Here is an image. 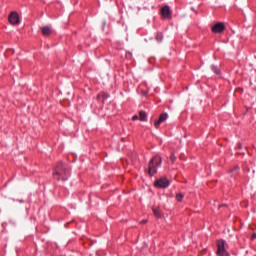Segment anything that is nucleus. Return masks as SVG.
Listing matches in <instances>:
<instances>
[{"label": "nucleus", "instance_id": "14", "mask_svg": "<svg viewBox=\"0 0 256 256\" xmlns=\"http://www.w3.org/2000/svg\"><path fill=\"white\" fill-rule=\"evenodd\" d=\"M211 69H212V71H214V73H216V75H221V70H219V68H217V66L212 65Z\"/></svg>", "mask_w": 256, "mask_h": 256}, {"label": "nucleus", "instance_id": "10", "mask_svg": "<svg viewBox=\"0 0 256 256\" xmlns=\"http://www.w3.org/2000/svg\"><path fill=\"white\" fill-rule=\"evenodd\" d=\"M152 211L157 219H161V217H163L161 210H159V208H153Z\"/></svg>", "mask_w": 256, "mask_h": 256}, {"label": "nucleus", "instance_id": "19", "mask_svg": "<svg viewBox=\"0 0 256 256\" xmlns=\"http://www.w3.org/2000/svg\"><path fill=\"white\" fill-rule=\"evenodd\" d=\"M137 119H139V116H137V115H134V116L132 117V120H133V121H137Z\"/></svg>", "mask_w": 256, "mask_h": 256}, {"label": "nucleus", "instance_id": "9", "mask_svg": "<svg viewBox=\"0 0 256 256\" xmlns=\"http://www.w3.org/2000/svg\"><path fill=\"white\" fill-rule=\"evenodd\" d=\"M42 31V35H44L45 37H47L48 35H51V33H53V31L51 30V27L49 26H43L41 28Z\"/></svg>", "mask_w": 256, "mask_h": 256}, {"label": "nucleus", "instance_id": "15", "mask_svg": "<svg viewBox=\"0 0 256 256\" xmlns=\"http://www.w3.org/2000/svg\"><path fill=\"white\" fill-rule=\"evenodd\" d=\"M170 161H171L172 164L175 163V161H177V156H175V153H172L170 155Z\"/></svg>", "mask_w": 256, "mask_h": 256}, {"label": "nucleus", "instance_id": "20", "mask_svg": "<svg viewBox=\"0 0 256 256\" xmlns=\"http://www.w3.org/2000/svg\"><path fill=\"white\" fill-rule=\"evenodd\" d=\"M145 223H147V220H142V221H140V224H141V225H145Z\"/></svg>", "mask_w": 256, "mask_h": 256}, {"label": "nucleus", "instance_id": "22", "mask_svg": "<svg viewBox=\"0 0 256 256\" xmlns=\"http://www.w3.org/2000/svg\"><path fill=\"white\" fill-rule=\"evenodd\" d=\"M221 207H227V205H220V206H219V209H221Z\"/></svg>", "mask_w": 256, "mask_h": 256}, {"label": "nucleus", "instance_id": "18", "mask_svg": "<svg viewBox=\"0 0 256 256\" xmlns=\"http://www.w3.org/2000/svg\"><path fill=\"white\" fill-rule=\"evenodd\" d=\"M233 171H239V166H235V167L231 170V173H233Z\"/></svg>", "mask_w": 256, "mask_h": 256}, {"label": "nucleus", "instance_id": "12", "mask_svg": "<svg viewBox=\"0 0 256 256\" xmlns=\"http://www.w3.org/2000/svg\"><path fill=\"white\" fill-rule=\"evenodd\" d=\"M140 115V121H147V113L145 111H140L139 112Z\"/></svg>", "mask_w": 256, "mask_h": 256}, {"label": "nucleus", "instance_id": "23", "mask_svg": "<svg viewBox=\"0 0 256 256\" xmlns=\"http://www.w3.org/2000/svg\"><path fill=\"white\" fill-rule=\"evenodd\" d=\"M247 171H248V173H249V171H251V169H250V168H248V169H247Z\"/></svg>", "mask_w": 256, "mask_h": 256}, {"label": "nucleus", "instance_id": "2", "mask_svg": "<svg viewBox=\"0 0 256 256\" xmlns=\"http://www.w3.org/2000/svg\"><path fill=\"white\" fill-rule=\"evenodd\" d=\"M161 163H163V158H161L159 155L154 156L150 160L148 164V175H150V177H153V175L157 173V167H161Z\"/></svg>", "mask_w": 256, "mask_h": 256}, {"label": "nucleus", "instance_id": "17", "mask_svg": "<svg viewBox=\"0 0 256 256\" xmlns=\"http://www.w3.org/2000/svg\"><path fill=\"white\" fill-rule=\"evenodd\" d=\"M242 147H243V144H241V142H238L237 146H236V149H242Z\"/></svg>", "mask_w": 256, "mask_h": 256}, {"label": "nucleus", "instance_id": "7", "mask_svg": "<svg viewBox=\"0 0 256 256\" xmlns=\"http://www.w3.org/2000/svg\"><path fill=\"white\" fill-rule=\"evenodd\" d=\"M168 117L169 115L167 113H162L159 116V119L154 122V126L156 127V129H159V125H161V123H165Z\"/></svg>", "mask_w": 256, "mask_h": 256}, {"label": "nucleus", "instance_id": "5", "mask_svg": "<svg viewBox=\"0 0 256 256\" xmlns=\"http://www.w3.org/2000/svg\"><path fill=\"white\" fill-rule=\"evenodd\" d=\"M8 21L10 25H19V23H21L19 13H17L16 11L11 12L8 16Z\"/></svg>", "mask_w": 256, "mask_h": 256}, {"label": "nucleus", "instance_id": "4", "mask_svg": "<svg viewBox=\"0 0 256 256\" xmlns=\"http://www.w3.org/2000/svg\"><path fill=\"white\" fill-rule=\"evenodd\" d=\"M169 179L167 177H162L155 181L154 185L155 187H159L160 189H167L169 187Z\"/></svg>", "mask_w": 256, "mask_h": 256}, {"label": "nucleus", "instance_id": "1", "mask_svg": "<svg viewBox=\"0 0 256 256\" xmlns=\"http://www.w3.org/2000/svg\"><path fill=\"white\" fill-rule=\"evenodd\" d=\"M53 179L56 181H67L69 179V168L63 162H59L53 171Z\"/></svg>", "mask_w": 256, "mask_h": 256}, {"label": "nucleus", "instance_id": "11", "mask_svg": "<svg viewBox=\"0 0 256 256\" xmlns=\"http://www.w3.org/2000/svg\"><path fill=\"white\" fill-rule=\"evenodd\" d=\"M97 99H102V102H103L105 101V99H109V94L102 92L98 94Z\"/></svg>", "mask_w": 256, "mask_h": 256}, {"label": "nucleus", "instance_id": "8", "mask_svg": "<svg viewBox=\"0 0 256 256\" xmlns=\"http://www.w3.org/2000/svg\"><path fill=\"white\" fill-rule=\"evenodd\" d=\"M161 15L164 19H171V8L168 5H165L161 9Z\"/></svg>", "mask_w": 256, "mask_h": 256}, {"label": "nucleus", "instance_id": "21", "mask_svg": "<svg viewBox=\"0 0 256 256\" xmlns=\"http://www.w3.org/2000/svg\"><path fill=\"white\" fill-rule=\"evenodd\" d=\"M256 239V233L252 234V240Z\"/></svg>", "mask_w": 256, "mask_h": 256}, {"label": "nucleus", "instance_id": "3", "mask_svg": "<svg viewBox=\"0 0 256 256\" xmlns=\"http://www.w3.org/2000/svg\"><path fill=\"white\" fill-rule=\"evenodd\" d=\"M217 255L219 256H229V253H227V250H225V242L224 240H218L217 241Z\"/></svg>", "mask_w": 256, "mask_h": 256}, {"label": "nucleus", "instance_id": "16", "mask_svg": "<svg viewBox=\"0 0 256 256\" xmlns=\"http://www.w3.org/2000/svg\"><path fill=\"white\" fill-rule=\"evenodd\" d=\"M183 197H184V196H183L182 193L176 194V200L179 201V202L183 201Z\"/></svg>", "mask_w": 256, "mask_h": 256}, {"label": "nucleus", "instance_id": "6", "mask_svg": "<svg viewBox=\"0 0 256 256\" xmlns=\"http://www.w3.org/2000/svg\"><path fill=\"white\" fill-rule=\"evenodd\" d=\"M225 31V23L218 22L214 26H212L213 33H223Z\"/></svg>", "mask_w": 256, "mask_h": 256}, {"label": "nucleus", "instance_id": "13", "mask_svg": "<svg viewBox=\"0 0 256 256\" xmlns=\"http://www.w3.org/2000/svg\"><path fill=\"white\" fill-rule=\"evenodd\" d=\"M156 41H158V43H161V41H163V33H161V32L157 33Z\"/></svg>", "mask_w": 256, "mask_h": 256}, {"label": "nucleus", "instance_id": "24", "mask_svg": "<svg viewBox=\"0 0 256 256\" xmlns=\"http://www.w3.org/2000/svg\"><path fill=\"white\" fill-rule=\"evenodd\" d=\"M129 56L131 57V53H129Z\"/></svg>", "mask_w": 256, "mask_h": 256}]
</instances>
